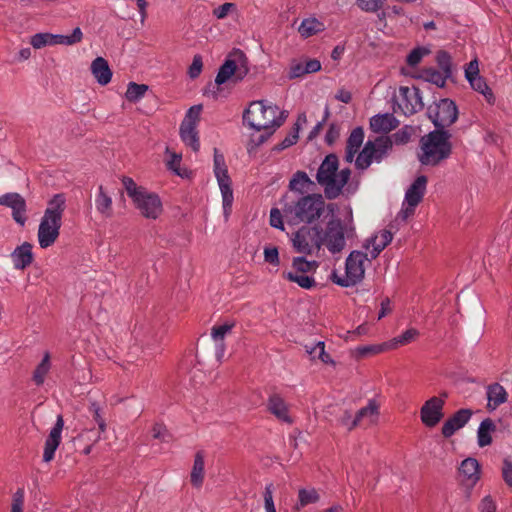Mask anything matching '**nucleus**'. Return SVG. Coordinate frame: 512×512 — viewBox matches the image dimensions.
<instances>
[{
    "label": "nucleus",
    "mask_w": 512,
    "mask_h": 512,
    "mask_svg": "<svg viewBox=\"0 0 512 512\" xmlns=\"http://www.w3.org/2000/svg\"><path fill=\"white\" fill-rule=\"evenodd\" d=\"M342 216L343 220L337 218L330 220L325 231H322V246L335 256V259L340 257L347 240L354 238L356 234L351 208L344 207Z\"/></svg>",
    "instance_id": "obj_1"
},
{
    "label": "nucleus",
    "mask_w": 512,
    "mask_h": 512,
    "mask_svg": "<svg viewBox=\"0 0 512 512\" xmlns=\"http://www.w3.org/2000/svg\"><path fill=\"white\" fill-rule=\"evenodd\" d=\"M65 208L66 200L63 194H55L48 201L38 228V242L41 248H48L56 242L60 234L62 215Z\"/></svg>",
    "instance_id": "obj_2"
},
{
    "label": "nucleus",
    "mask_w": 512,
    "mask_h": 512,
    "mask_svg": "<svg viewBox=\"0 0 512 512\" xmlns=\"http://www.w3.org/2000/svg\"><path fill=\"white\" fill-rule=\"evenodd\" d=\"M285 112L277 106L265 105L263 100L251 102L243 112V124L256 132L262 129H276L285 120Z\"/></svg>",
    "instance_id": "obj_3"
},
{
    "label": "nucleus",
    "mask_w": 512,
    "mask_h": 512,
    "mask_svg": "<svg viewBox=\"0 0 512 512\" xmlns=\"http://www.w3.org/2000/svg\"><path fill=\"white\" fill-rule=\"evenodd\" d=\"M451 133L443 129H435L421 138L419 160L423 165L435 166L447 159L452 151Z\"/></svg>",
    "instance_id": "obj_4"
},
{
    "label": "nucleus",
    "mask_w": 512,
    "mask_h": 512,
    "mask_svg": "<svg viewBox=\"0 0 512 512\" xmlns=\"http://www.w3.org/2000/svg\"><path fill=\"white\" fill-rule=\"evenodd\" d=\"M248 73L247 56L242 50L234 48L228 54L216 75L215 85H217V90H219L220 85L226 83L229 79L234 83L242 81Z\"/></svg>",
    "instance_id": "obj_5"
},
{
    "label": "nucleus",
    "mask_w": 512,
    "mask_h": 512,
    "mask_svg": "<svg viewBox=\"0 0 512 512\" xmlns=\"http://www.w3.org/2000/svg\"><path fill=\"white\" fill-rule=\"evenodd\" d=\"M367 252L352 251L345 262V275L339 276L336 271L331 275L334 283L342 287H350L359 283L365 274L364 262L369 260Z\"/></svg>",
    "instance_id": "obj_6"
},
{
    "label": "nucleus",
    "mask_w": 512,
    "mask_h": 512,
    "mask_svg": "<svg viewBox=\"0 0 512 512\" xmlns=\"http://www.w3.org/2000/svg\"><path fill=\"white\" fill-rule=\"evenodd\" d=\"M428 114L436 129L445 130L446 127L456 122L458 109L452 100L441 99L434 107L428 108Z\"/></svg>",
    "instance_id": "obj_7"
},
{
    "label": "nucleus",
    "mask_w": 512,
    "mask_h": 512,
    "mask_svg": "<svg viewBox=\"0 0 512 512\" xmlns=\"http://www.w3.org/2000/svg\"><path fill=\"white\" fill-rule=\"evenodd\" d=\"M83 33L79 27H76L70 35L37 33L31 37V45L35 49H40L47 45H73L81 42Z\"/></svg>",
    "instance_id": "obj_8"
},
{
    "label": "nucleus",
    "mask_w": 512,
    "mask_h": 512,
    "mask_svg": "<svg viewBox=\"0 0 512 512\" xmlns=\"http://www.w3.org/2000/svg\"><path fill=\"white\" fill-rule=\"evenodd\" d=\"M398 108L406 116L415 114L423 109L424 103L420 88L401 86L399 88V95L397 98Z\"/></svg>",
    "instance_id": "obj_9"
},
{
    "label": "nucleus",
    "mask_w": 512,
    "mask_h": 512,
    "mask_svg": "<svg viewBox=\"0 0 512 512\" xmlns=\"http://www.w3.org/2000/svg\"><path fill=\"white\" fill-rule=\"evenodd\" d=\"M320 194H306L301 198L295 208L296 218L301 222H312L316 217H320Z\"/></svg>",
    "instance_id": "obj_10"
},
{
    "label": "nucleus",
    "mask_w": 512,
    "mask_h": 512,
    "mask_svg": "<svg viewBox=\"0 0 512 512\" xmlns=\"http://www.w3.org/2000/svg\"><path fill=\"white\" fill-rule=\"evenodd\" d=\"M140 213L151 219H156L162 212V201L158 194H128Z\"/></svg>",
    "instance_id": "obj_11"
},
{
    "label": "nucleus",
    "mask_w": 512,
    "mask_h": 512,
    "mask_svg": "<svg viewBox=\"0 0 512 512\" xmlns=\"http://www.w3.org/2000/svg\"><path fill=\"white\" fill-rule=\"evenodd\" d=\"M445 400L440 397H431L420 410V417L423 424L427 427L436 426L444 416L443 408Z\"/></svg>",
    "instance_id": "obj_12"
},
{
    "label": "nucleus",
    "mask_w": 512,
    "mask_h": 512,
    "mask_svg": "<svg viewBox=\"0 0 512 512\" xmlns=\"http://www.w3.org/2000/svg\"><path fill=\"white\" fill-rule=\"evenodd\" d=\"M393 226L378 231L373 236L367 238L363 248L370 255L371 259H376L379 254L391 243L393 239Z\"/></svg>",
    "instance_id": "obj_13"
},
{
    "label": "nucleus",
    "mask_w": 512,
    "mask_h": 512,
    "mask_svg": "<svg viewBox=\"0 0 512 512\" xmlns=\"http://www.w3.org/2000/svg\"><path fill=\"white\" fill-rule=\"evenodd\" d=\"M293 246L299 253H311L313 247L320 249V232L317 227L311 230L300 229L293 238Z\"/></svg>",
    "instance_id": "obj_14"
},
{
    "label": "nucleus",
    "mask_w": 512,
    "mask_h": 512,
    "mask_svg": "<svg viewBox=\"0 0 512 512\" xmlns=\"http://www.w3.org/2000/svg\"><path fill=\"white\" fill-rule=\"evenodd\" d=\"M64 427V420L62 415H58L57 420L53 428L51 429L48 437L45 441L43 461L50 462L54 459L55 452L59 447L62 439V430Z\"/></svg>",
    "instance_id": "obj_15"
},
{
    "label": "nucleus",
    "mask_w": 512,
    "mask_h": 512,
    "mask_svg": "<svg viewBox=\"0 0 512 512\" xmlns=\"http://www.w3.org/2000/svg\"><path fill=\"white\" fill-rule=\"evenodd\" d=\"M473 412L470 409H460L450 416L442 426V435L445 438H450L459 429L463 428L470 420Z\"/></svg>",
    "instance_id": "obj_16"
},
{
    "label": "nucleus",
    "mask_w": 512,
    "mask_h": 512,
    "mask_svg": "<svg viewBox=\"0 0 512 512\" xmlns=\"http://www.w3.org/2000/svg\"><path fill=\"white\" fill-rule=\"evenodd\" d=\"M0 205L8 206L12 209L13 219L20 225L26 222V204L20 194H2L0 196Z\"/></svg>",
    "instance_id": "obj_17"
},
{
    "label": "nucleus",
    "mask_w": 512,
    "mask_h": 512,
    "mask_svg": "<svg viewBox=\"0 0 512 512\" xmlns=\"http://www.w3.org/2000/svg\"><path fill=\"white\" fill-rule=\"evenodd\" d=\"M380 413V403L376 399H369L365 407L358 410L350 429L363 425L376 423Z\"/></svg>",
    "instance_id": "obj_18"
},
{
    "label": "nucleus",
    "mask_w": 512,
    "mask_h": 512,
    "mask_svg": "<svg viewBox=\"0 0 512 512\" xmlns=\"http://www.w3.org/2000/svg\"><path fill=\"white\" fill-rule=\"evenodd\" d=\"M214 173L217 178L220 192H232L231 179L228 174L227 166L223 154L218 149H214Z\"/></svg>",
    "instance_id": "obj_19"
},
{
    "label": "nucleus",
    "mask_w": 512,
    "mask_h": 512,
    "mask_svg": "<svg viewBox=\"0 0 512 512\" xmlns=\"http://www.w3.org/2000/svg\"><path fill=\"white\" fill-rule=\"evenodd\" d=\"M462 482L467 487H473L480 478V466L475 458H466L459 467Z\"/></svg>",
    "instance_id": "obj_20"
},
{
    "label": "nucleus",
    "mask_w": 512,
    "mask_h": 512,
    "mask_svg": "<svg viewBox=\"0 0 512 512\" xmlns=\"http://www.w3.org/2000/svg\"><path fill=\"white\" fill-rule=\"evenodd\" d=\"M233 327V323H225L222 325H215L211 329V337L215 343V354L218 361H221L224 356L226 349L224 339L226 335L231 332Z\"/></svg>",
    "instance_id": "obj_21"
},
{
    "label": "nucleus",
    "mask_w": 512,
    "mask_h": 512,
    "mask_svg": "<svg viewBox=\"0 0 512 512\" xmlns=\"http://www.w3.org/2000/svg\"><path fill=\"white\" fill-rule=\"evenodd\" d=\"M11 259L15 269L24 270L33 261L32 245L28 242L18 246L11 254Z\"/></svg>",
    "instance_id": "obj_22"
},
{
    "label": "nucleus",
    "mask_w": 512,
    "mask_h": 512,
    "mask_svg": "<svg viewBox=\"0 0 512 512\" xmlns=\"http://www.w3.org/2000/svg\"><path fill=\"white\" fill-rule=\"evenodd\" d=\"M180 137L181 140L194 152H198L200 149V141L198 136L197 127L194 126L193 122L182 121L180 125Z\"/></svg>",
    "instance_id": "obj_23"
},
{
    "label": "nucleus",
    "mask_w": 512,
    "mask_h": 512,
    "mask_svg": "<svg viewBox=\"0 0 512 512\" xmlns=\"http://www.w3.org/2000/svg\"><path fill=\"white\" fill-rule=\"evenodd\" d=\"M91 72L100 85H106L111 81L112 71L103 57H97L92 61Z\"/></svg>",
    "instance_id": "obj_24"
},
{
    "label": "nucleus",
    "mask_w": 512,
    "mask_h": 512,
    "mask_svg": "<svg viewBox=\"0 0 512 512\" xmlns=\"http://www.w3.org/2000/svg\"><path fill=\"white\" fill-rule=\"evenodd\" d=\"M267 408L278 420L288 424L292 423V418L288 413V406L280 396H270Z\"/></svg>",
    "instance_id": "obj_25"
},
{
    "label": "nucleus",
    "mask_w": 512,
    "mask_h": 512,
    "mask_svg": "<svg viewBox=\"0 0 512 512\" xmlns=\"http://www.w3.org/2000/svg\"><path fill=\"white\" fill-rule=\"evenodd\" d=\"M398 124V120L392 114L376 115L370 120V127L376 133H388Z\"/></svg>",
    "instance_id": "obj_26"
},
{
    "label": "nucleus",
    "mask_w": 512,
    "mask_h": 512,
    "mask_svg": "<svg viewBox=\"0 0 512 512\" xmlns=\"http://www.w3.org/2000/svg\"><path fill=\"white\" fill-rule=\"evenodd\" d=\"M507 397L508 394L502 385L498 383L489 385L487 388V408L490 410H495L497 407L507 401Z\"/></svg>",
    "instance_id": "obj_27"
},
{
    "label": "nucleus",
    "mask_w": 512,
    "mask_h": 512,
    "mask_svg": "<svg viewBox=\"0 0 512 512\" xmlns=\"http://www.w3.org/2000/svg\"><path fill=\"white\" fill-rule=\"evenodd\" d=\"M315 183L309 178L306 172L297 171L289 182L290 192H307L314 189Z\"/></svg>",
    "instance_id": "obj_28"
},
{
    "label": "nucleus",
    "mask_w": 512,
    "mask_h": 512,
    "mask_svg": "<svg viewBox=\"0 0 512 512\" xmlns=\"http://www.w3.org/2000/svg\"><path fill=\"white\" fill-rule=\"evenodd\" d=\"M204 453L202 451H198L194 457L193 467L190 473V482L193 487L200 488L204 481Z\"/></svg>",
    "instance_id": "obj_29"
},
{
    "label": "nucleus",
    "mask_w": 512,
    "mask_h": 512,
    "mask_svg": "<svg viewBox=\"0 0 512 512\" xmlns=\"http://www.w3.org/2000/svg\"><path fill=\"white\" fill-rule=\"evenodd\" d=\"M392 346L393 345H389L388 343L358 346L352 350V356L359 360L380 354L388 349H391Z\"/></svg>",
    "instance_id": "obj_30"
},
{
    "label": "nucleus",
    "mask_w": 512,
    "mask_h": 512,
    "mask_svg": "<svg viewBox=\"0 0 512 512\" xmlns=\"http://www.w3.org/2000/svg\"><path fill=\"white\" fill-rule=\"evenodd\" d=\"M422 196L423 194H406L402 203V208L397 217L404 221L411 217L414 214L416 207L422 201Z\"/></svg>",
    "instance_id": "obj_31"
},
{
    "label": "nucleus",
    "mask_w": 512,
    "mask_h": 512,
    "mask_svg": "<svg viewBox=\"0 0 512 512\" xmlns=\"http://www.w3.org/2000/svg\"><path fill=\"white\" fill-rule=\"evenodd\" d=\"M338 169V158L335 154H329L322 161V185L333 182V176Z\"/></svg>",
    "instance_id": "obj_32"
},
{
    "label": "nucleus",
    "mask_w": 512,
    "mask_h": 512,
    "mask_svg": "<svg viewBox=\"0 0 512 512\" xmlns=\"http://www.w3.org/2000/svg\"><path fill=\"white\" fill-rule=\"evenodd\" d=\"M496 430V425L492 419L486 418L484 419L478 428L477 437H478V445L480 447L488 446L492 443L491 433Z\"/></svg>",
    "instance_id": "obj_33"
},
{
    "label": "nucleus",
    "mask_w": 512,
    "mask_h": 512,
    "mask_svg": "<svg viewBox=\"0 0 512 512\" xmlns=\"http://www.w3.org/2000/svg\"><path fill=\"white\" fill-rule=\"evenodd\" d=\"M417 78L422 79L425 82L435 84L437 87H444L446 80L448 79L445 74L433 67L422 69L418 73Z\"/></svg>",
    "instance_id": "obj_34"
},
{
    "label": "nucleus",
    "mask_w": 512,
    "mask_h": 512,
    "mask_svg": "<svg viewBox=\"0 0 512 512\" xmlns=\"http://www.w3.org/2000/svg\"><path fill=\"white\" fill-rule=\"evenodd\" d=\"M373 155H375L373 142L368 141L365 144L363 150L358 154L357 158L355 159L356 168L361 170L368 168L374 161Z\"/></svg>",
    "instance_id": "obj_35"
},
{
    "label": "nucleus",
    "mask_w": 512,
    "mask_h": 512,
    "mask_svg": "<svg viewBox=\"0 0 512 512\" xmlns=\"http://www.w3.org/2000/svg\"><path fill=\"white\" fill-rule=\"evenodd\" d=\"M319 500V494L314 488H303L298 492V502L296 509L299 510L310 504L317 503Z\"/></svg>",
    "instance_id": "obj_36"
},
{
    "label": "nucleus",
    "mask_w": 512,
    "mask_h": 512,
    "mask_svg": "<svg viewBox=\"0 0 512 512\" xmlns=\"http://www.w3.org/2000/svg\"><path fill=\"white\" fill-rule=\"evenodd\" d=\"M351 175V171L348 168L342 169L339 173L336 172L333 176V182L328 183L325 186L324 192H331V190H336V192H341L342 188L346 185Z\"/></svg>",
    "instance_id": "obj_37"
},
{
    "label": "nucleus",
    "mask_w": 512,
    "mask_h": 512,
    "mask_svg": "<svg viewBox=\"0 0 512 512\" xmlns=\"http://www.w3.org/2000/svg\"><path fill=\"white\" fill-rule=\"evenodd\" d=\"M468 82L470 83L471 87L481 93L485 99L487 100L488 103H493L495 98H494V95H493V92L492 90L489 88V86L487 85L485 79L481 76H477V77H473L471 78L470 80H468Z\"/></svg>",
    "instance_id": "obj_38"
},
{
    "label": "nucleus",
    "mask_w": 512,
    "mask_h": 512,
    "mask_svg": "<svg viewBox=\"0 0 512 512\" xmlns=\"http://www.w3.org/2000/svg\"><path fill=\"white\" fill-rule=\"evenodd\" d=\"M148 89L149 87L146 84L130 82L127 86L125 97L129 102L135 103L139 101L142 97H144Z\"/></svg>",
    "instance_id": "obj_39"
},
{
    "label": "nucleus",
    "mask_w": 512,
    "mask_h": 512,
    "mask_svg": "<svg viewBox=\"0 0 512 512\" xmlns=\"http://www.w3.org/2000/svg\"><path fill=\"white\" fill-rule=\"evenodd\" d=\"M50 370V355L45 353L43 359L38 364L33 373V381L36 385L40 386L44 383L45 377Z\"/></svg>",
    "instance_id": "obj_40"
},
{
    "label": "nucleus",
    "mask_w": 512,
    "mask_h": 512,
    "mask_svg": "<svg viewBox=\"0 0 512 512\" xmlns=\"http://www.w3.org/2000/svg\"><path fill=\"white\" fill-rule=\"evenodd\" d=\"M436 63L439 71L445 74L447 78L452 76V58L446 51L440 50L437 52Z\"/></svg>",
    "instance_id": "obj_41"
},
{
    "label": "nucleus",
    "mask_w": 512,
    "mask_h": 512,
    "mask_svg": "<svg viewBox=\"0 0 512 512\" xmlns=\"http://www.w3.org/2000/svg\"><path fill=\"white\" fill-rule=\"evenodd\" d=\"M283 277L291 282L297 283L300 287L310 289L314 284L315 280L307 275L296 273V272H283Z\"/></svg>",
    "instance_id": "obj_42"
},
{
    "label": "nucleus",
    "mask_w": 512,
    "mask_h": 512,
    "mask_svg": "<svg viewBox=\"0 0 512 512\" xmlns=\"http://www.w3.org/2000/svg\"><path fill=\"white\" fill-rule=\"evenodd\" d=\"M373 148L375 150L373 159L380 162L387 151L392 148V142L387 137H380L373 142Z\"/></svg>",
    "instance_id": "obj_43"
},
{
    "label": "nucleus",
    "mask_w": 512,
    "mask_h": 512,
    "mask_svg": "<svg viewBox=\"0 0 512 512\" xmlns=\"http://www.w3.org/2000/svg\"><path fill=\"white\" fill-rule=\"evenodd\" d=\"M320 22L317 18L304 19L298 28L299 33L302 37L308 38L319 31Z\"/></svg>",
    "instance_id": "obj_44"
},
{
    "label": "nucleus",
    "mask_w": 512,
    "mask_h": 512,
    "mask_svg": "<svg viewBox=\"0 0 512 512\" xmlns=\"http://www.w3.org/2000/svg\"><path fill=\"white\" fill-rule=\"evenodd\" d=\"M419 335V332L414 329L410 328L407 329L405 332H403L401 335L395 337L391 342H389V345H393L391 349L396 348L399 345H406L411 343L416 339V337Z\"/></svg>",
    "instance_id": "obj_45"
},
{
    "label": "nucleus",
    "mask_w": 512,
    "mask_h": 512,
    "mask_svg": "<svg viewBox=\"0 0 512 512\" xmlns=\"http://www.w3.org/2000/svg\"><path fill=\"white\" fill-rule=\"evenodd\" d=\"M97 210L108 217L112 215V199L108 194H98L95 199Z\"/></svg>",
    "instance_id": "obj_46"
},
{
    "label": "nucleus",
    "mask_w": 512,
    "mask_h": 512,
    "mask_svg": "<svg viewBox=\"0 0 512 512\" xmlns=\"http://www.w3.org/2000/svg\"><path fill=\"white\" fill-rule=\"evenodd\" d=\"M364 140V130L361 127H357L352 130L346 146L353 150H359Z\"/></svg>",
    "instance_id": "obj_47"
},
{
    "label": "nucleus",
    "mask_w": 512,
    "mask_h": 512,
    "mask_svg": "<svg viewBox=\"0 0 512 512\" xmlns=\"http://www.w3.org/2000/svg\"><path fill=\"white\" fill-rule=\"evenodd\" d=\"M345 52V46L342 44H339L334 47V49L331 52V61H329L326 66L325 70L327 72L333 71L339 64V61L342 59V56Z\"/></svg>",
    "instance_id": "obj_48"
},
{
    "label": "nucleus",
    "mask_w": 512,
    "mask_h": 512,
    "mask_svg": "<svg viewBox=\"0 0 512 512\" xmlns=\"http://www.w3.org/2000/svg\"><path fill=\"white\" fill-rule=\"evenodd\" d=\"M298 132H299V127L296 125V127H294L292 129V131L279 144H277L273 148V150L282 151V150L294 145L298 139Z\"/></svg>",
    "instance_id": "obj_49"
},
{
    "label": "nucleus",
    "mask_w": 512,
    "mask_h": 512,
    "mask_svg": "<svg viewBox=\"0 0 512 512\" xmlns=\"http://www.w3.org/2000/svg\"><path fill=\"white\" fill-rule=\"evenodd\" d=\"M151 433L154 439H158L161 442L168 443L171 441L172 438L171 434L169 433L165 425H163L162 423H155L152 427Z\"/></svg>",
    "instance_id": "obj_50"
},
{
    "label": "nucleus",
    "mask_w": 512,
    "mask_h": 512,
    "mask_svg": "<svg viewBox=\"0 0 512 512\" xmlns=\"http://www.w3.org/2000/svg\"><path fill=\"white\" fill-rule=\"evenodd\" d=\"M293 267L296 269V273L304 274L312 269H316L317 263L309 262L303 257H297L293 260Z\"/></svg>",
    "instance_id": "obj_51"
},
{
    "label": "nucleus",
    "mask_w": 512,
    "mask_h": 512,
    "mask_svg": "<svg viewBox=\"0 0 512 512\" xmlns=\"http://www.w3.org/2000/svg\"><path fill=\"white\" fill-rule=\"evenodd\" d=\"M262 133L252 134L250 138V145L252 148H256L262 145L267 139L274 133L275 129H262Z\"/></svg>",
    "instance_id": "obj_52"
},
{
    "label": "nucleus",
    "mask_w": 512,
    "mask_h": 512,
    "mask_svg": "<svg viewBox=\"0 0 512 512\" xmlns=\"http://www.w3.org/2000/svg\"><path fill=\"white\" fill-rule=\"evenodd\" d=\"M203 68L202 56L199 54L194 55L191 65L188 69V75L191 79L197 78Z\"/></svg>",
    "instance_id": "obj_53"
},
{
    "label": "nucleus",
    "mask_w": 512,
    "mask_h": 512,
    "mask_svg": "<svg viewBox=\"0 0 512 512\" xmlns=\"http://www.w3.org/2000/svg\"><path fill=\"white\" fill-rule=\"evenodd\" d=\"M426 54H428V50L425 48L418 47L413 49L407 56V64L409 66H416Z\"/></svg>",
    "instance_id": "obj_54"
},
{
    "label": "nucleus",
    "mask_w": 512,
    "mask_h": 512,
    "mask_svg": "<svg viewBox=\"0 0 512 512\" xmlns=\"http://www.w3.org/2000/svg\"><path fill=\"white\" fill-rule=\"evenodd\" d=\"M264 507L266 512H276L273 501V485L268 484L264 491Z\"/></svg>",
    "instance_id": "obj_55"
},
{
    "label": "nucleus",
    "mask_w": 512,
    "mask_h": 512,
    "mask_svg": "<svg viewBox=\"0 0 512 512\" xmlns=\"http://www.w3.org/2000/svg\"><path fill=\"white\" fill-rule=\"evenodd\" d=\"M368 332H369V327L366 324H361L355 330L347 331L344 338L346 341H355L359 337H361L363 335H367Z\"/></svg>",
    "instance_id": "obj_56"
},
{
    "label": "nucleus",
    "mask_w": 512,
    "mask_h": 512,
    "mask_svg": "<svg viewBox=\"0 0 512 512\" xmlns=\"http://www.w3.org/2000/svg\"><path fill=\"white\" fill-rule=\"evenodd\" d=\"M202 110V105H194L189 108L186 113V116L183 121H188L190 123L193 122L194 126L197 127V124L200 120V112Z\"/></svg>",
    "instance_id": "obj_57"
},
{
    "label": "nucleus",
    "mask_w": 512,
    "mask_h": 512,
    "mask_svg": "<svg viewBox=\"0 0 512 512\" xmlns=\"http://www.w3.org/2000/svg\"><path fill=\"white\" fill-rule=\"evenodd\" d=\"M236 5L234 3L226 2L213 10V15L218 19L225 18L230 11L235 10Z\"/></svg>",
    "instance_id": "obj_58"
},
{
    "label": "nucleus",
    "mask_w": 512,
    "mask_h": 512,
    "mask_svg": "<svg viewBox=\"0 0 512 512\" xmlns=\"http://www.w3.org/2000/svg\"><path fill=\"white\" fill-rule=\"evenodd\" d=\"M90 411L93 414V419L97 423L100 432H104L106 430V422L100 413V407L96 403H92Z\"/></svg>",
    "instance_id": "obj_59"
},
{
    "label": "nucleus",
    "mask_w": 512,
    "mask_h": 512,
    "mask_svg": "<svg viewBox=\"0 0 512 512\" xmlns=\"http://www.w3.org/2000/svg\"><path fill=\"white\" fill-rule=\"evenodd\" d=\"M502 477L505 483L512 488V460L504 459L502 466Z\"/></svg>",
    "instance_id": "obj_60"
},
{
    "label": "nucleus",
    "mask_w": 512,
    "mask_h": 512,
    "mask_svg": "<svg viewBox=\"0 0 512 512\" xmlns=\"http://www.w3.org/2000/svg\"><path fill=\"white\" fill-rule=\"evenodd\" d=\"M357 3L364 11H376L382 6V0H357Z\"/></svg>",
    "instance_id": "obj_61"
},
{
    "label": "nucleus",
    "mask_w": 512,
    "mask_h": 512,
    "mask_svg": "<svg viewBox=\"0 0 512 512\" xmlns=\"http://www.w3.org/2000/svg\"><path fill=\"white\" fill-rule=\"evenodd\" d=\"M24 503V492L19 489L13 497L11 512H22Z\"/></svg>",
    "instance_id": "obj_62"
},
{
    "label": "nucleus",
    "mask_w": 512,
    "mask_h": 512,
    "mask_svg": "<svg viewBox=\"0 0 512 512\" xmlns=\"http://www.w3.org/2000/svg\"><path fill=\"white\" fill-rule=\"evenodd\" d=\"M340 135V127L336 124H331L326 135H325V141L332 145L339 137Z\"/></svg>",
    "instance_id": "obj_63"
},
{
    "label": "nucleus",
    "mask_w": 512,
    "mask_h": 512,
    "mask_svg": "<svg viewBox=\"0 0 512 512\" xmlns=\"http://www.w3.org/2000/svg\"><path fill=\"white\" fill-rule=\"evenodd\" d=\"M270 225L274 228L283 229L282 215L277 208L270 211Z\"/></svg>",
    "instance_id": "obj_64"
}]
</instances>
